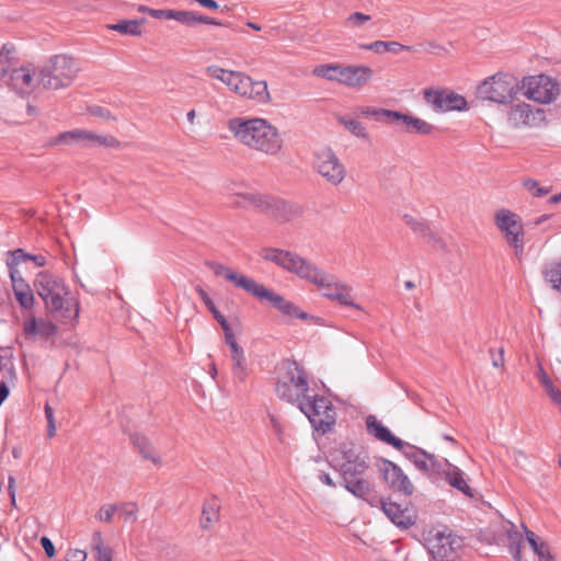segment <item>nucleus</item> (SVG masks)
<instances>
[{
  "label": "nucleus",
  "mask_w": 561,
  "mask_h": 561,
  "mask_svg": "<svg viewBox=\"0 0 561 561\" xmlns=\"http://www.w3.org/2000/svg\"><path fill=\"white\" fill-rule=\"evenodd\" d=\"M228 129L242 145L274 156L280 149L283 139L275 126L263 118L234 117L228 121Z\"/></svg>",
  "instance_id": "1"
},
{
  "label": "nucleus",
  "mask_w": 561,
  "mask_h": 561,
  "mask_svg": "<svg viewBox=\"0 0 561 561\" xmlns=\"http://www.w3.org/2000/svg\"><path fill=\"white\" fill-rule=\"evenodd\" d=\"M34 287L54 318L70 320L78 317L77 304L66 298L68 288L62 278L48 272H41L36 275Z\"/></svg>",
  "instance_id": "2"
},
{
  "label": "nucleus",
  "mask_w": 561,
  "mask_h": 561,
  "mask_svg": "<svg viewBox=\"0 0 561 561\" xmlns=\"http://www.w3.org/2000/svg\"><path fill=\"white\" fill-rule=\"evenodd\" d=\"M80 71L78 62L68 55L49 57L38 68V83L46 90H59L69 87Z\"/></svg>",
  "instance_id": "3"
},
{
  "label": "nucleus",
  "mask_w": 561,
  "mask_h": 561,
  "mask_svg": "<svg viewBox=\"0 0 561 561\" xmlns=\"http://www.w3.org/2000/svg\"><path fill=\"white\" fill-rule=\"evenodd\" d=\"M276 393L289 403H300L309 394L308 374L295 360H283L278 367Z\"/></svg>",
  "instance_id": "4"
},
{
  "label": "nucleus",
  "mask_w": 561,
  "mask_h": 561,
  "mask_svg": "<svg viewBox=\"0 0 561 561\" xmlns=\"http://www.w3.org/2000/svg\"><path fill=\"white\" fill-rule=\"evenodd\" d=\"M299 410L308 417L314 431L327 434L335 424L336 412L332 402L318 394H308L298 404Z\"/></svg>",
  "instance_id": "5"
},
{
  "label": "nucleus",
  "mask_w": 561,
  "mask_h": 561,
  "mask_svg": "<svg viewBox=\"0 0 561 561\" xmlns=\"http://www.w3.org/2000/svg\"><path fill=\"white\" fill-rule=\"evenodd\" d=\"M517 79L507 73H496L477 88V98L500 104L511 102L519 92Z\"/></svg>",
  "instance_id": "6"
},
{
  "label": "nucleus",
  "mask_w": 561,
  "mask_h": 561,
  "mask_svg": "<svg viewBox=\"0 0 561 561\" xmlns=\"http://www.w3.org/2000/svg\"><path fill=\"white\" fill-rule=\"evenodd\" d=\"M260 256L266 261L273 262L284 270L296 274L300 278H310V272H314L313 264L302 256L282 249L264 248L260 251Z\"/></svg>",
  "instance_id": "7"
},
{
  "label": "nucleus",
  "mask_w": 561,
  "mask_h": 561,
  "mask_svg": "<svg viewBox=\"0 0 561 561\" xmlns=\"http://www.w3.org/2000/svg\"><path fill=\"white\" fill-rule=\"evenodd\" d=\"M314 171L333 186L340 185L345 176L346 169L331 148H321L313 154Z\"/></svg>",
  "instance_id": "8"
},
{
  "label": "nucleus",
  "mask_w": 561,
  "mask_h": 561,
  "mask_svg": "<svg viewBox=\"0 0 561 561\" xmlns=\"http://www.w3.org/2000/svg\"><path fill=\"white\" fill-rule=\"evenodd\" d=\"M462 546L461 537L446 531H436L426 539V549L435 561H453Z\"/></svg>",
  "instance_id": "9"
},
{
  "label": "nucleus",
  "mask_w": 561,
  "mask_h": 561,
  "mask_svg": "<svg viewBox=\"0 0 561 561\" xmlns=\"http://www.w3.org/2000/svg\"><path fill=\"white\" fill-rule=\"evenodd\" d=\"M494 220L506 242L514 248L516 256L522 255L524 251V228L519 217L508 209H500L496 211Z\"/></svg>",
  "instance_id": "10"
},
{
  "label": "nucleus",
  "mask_w": 561,
  "mask_h": 561,
  "mask_svg": "<svg viewBox=\"0 0 561 561\" xmlns=\"http://www.w3.org/2000/svg\"><path fill=\"white\" fill-rule=\"evenodd\" d=\"M525 95L539 103H551L559 93L556 81L545 75L529 77L524 80Z\"/></svg>",
  "instance_id": "11"
},
{
  "label": "nucleus",
  "mask_w": 561,
  "mask_h": 561,
  "mask_svg": "<svg viewBox=\"0 0 561 561\" xmlns=\"http://www.w3.org/2000/svg\"><path fill=\"white\" fill-rule=\"evenodd\" d=\"M377 467L391 490L404 495H411L414 492V485L398 465L381 458L378 460Z\"/></svg>",
  "instance_id": "12"
},
{
  "label": "nucleus",
  "mask_w": 561,
  "mask_h": 561,
  "mask_svg": "<svg viewBox=\"0 0 561 561\" xmlns=\"http://www.w3.org/2000/svg\"><path fill=\"white\" fill-rule=\"evenodd\" d=\"M367 459L365 454H357L353 448L343 447L339 463L343 482L363 478L369 467Z\"/></svg>",
  "instance_id": "13"
},
{
  "label": "nucleus",
  "mask_w": 561,
  "mask_h": 561,
  "mask_svg": "<svg viewBox=\"0 0 561 561\" xmlns=\"http://www.w3.org/2000/svg\"><path fill=\"white\" fill-rule=\"evenodd\" d=\"M249 295H252L260 300H267L274 308L278 309L285 316L296 317L304 320L308 318V314L306 312H299L293 302L267 289L262 284L255 283Z\"/></svg>",
  "instance_id": "14"
},
{
  "label": "nucleus",
  "mask_w": 561,
  "mask_h": 561,
  "mask_svg": "<svg viewBox=\"0 0 561 561\" xmlns=\"http://www.w3.org/2000/svg\"><path fill=\"white\" fill-rule=\"evenodd\" d=\"M424 99L436 111H461L467 106V101L462 95L448 90L426 89Z\"/></svg>",
  "instance_id": "15"
},
{
  "label": "nucleus",
  "mask_w": 561,
  "mask_h": 561,
  "mask_svg": "<svg viewBox=\"0 0 561 561\" xmlns=\"http://www.w3.org/2000/svg\"><path fill=\"white\" fill-rule=\"evenodd\" d=\"M508 121L515 127L539 126L545 121V111L542 108H534L526 103H519L511 107Z\"/></svg>",
  "instance_id": "16"
},
{
  "label": "nucleus",
  "mask_w": 561,
  "mask_h": 561,
  "mask_svg": "<svg viewBox=\"0 0 561 561\" xmlns=\"http://www.w3.org/2000/svg\"><path fill=\"white\" fill-rule=\"evenodd\" d=\"M302 213L304 209L299 204L271 196L265 215L280 224H284L299 218Z\"/></svg>",
  "instance_id": "17"
},
{
  "label": "nucleus",
  "mask_w": 561,
  "mask_h": 561,
  "mask_svg": "<svg viewBox=\"0 0 561 561\" xmlns=\"http://www.w3.org/2000/svg\"><path fill=\"white\" fill-rule=\"evenodd\" d=\"M390 125L397 127L400 131L420 135H428L434 129V127L424 119L398 111H393Z\"/></svg>",
  "instance_id": "18"
},
{
  "label": "nucleus",
  "mask_w": 561,
  "mask_h": 561,
  "mask_svg": "<svg viewBox=\"0 0 561 561\" xmlns=\"http://www.w3.org/2000/svg\"><path fill=\"white\" fill-rule=\"evenodd\" d=\"M38 83L34 71L26 67L13 69L10 73V87L21 96L31 94Z\"/></svg>",
  "instance_id": "19"
},
{
  "label": "nucleus",
  "mask_w": 561,
  "mask_h": 561,
  "mask_svg": "<svg viewBox=\"0 0 561 561\" xmlns=\"http://www.w3.org/2000/svg\"><path fill=\"white\" fill-rule=\"evenodd\" d=\"M366 428L369 435L382 443L391 445L398 450H403V448L408 446V443L396 437L375 415H368L366 417Z\"/></svg>",
  "instance_id": "20"
},
{
  "label": "nucleus",
  "mask_w": 561,
  "mask_h": 561,
  "mask_svg": "<svg viewBox=\"0 0 561 561\" xmlns=\"http://www.w3.org/2000/svg\"><path fill=\"white\" fill-rule=\"evenodd\" d=\"M373 72L368 66H343L340 83L351 88H362L370 81Z\"/></svg>",
  "instance_id": "21"
},
{
  "label": "nucleus",
  "mask_w": 561,
  "mask_h": 561,
  "mask_svg": "<svg viewBox=\"0 0 561 561\" xmlns=\"http://www.w3.org/2000/svg\"><path fill=\"white\" fill-rule=\"evenodd\" d=\"M401 451L419 470L425 473L434 471L437 468L435 456L421 448L408 444Z\"/></svg>",
  "instance_id": "22"
},
{
  "label": "nucleus",
  "mask_w": 561,
  "mask_h": 561,
  "mask_svg": "<svg viewBox=\"0 0 561 561\" xmlns=\"http://www.w3.org/2000/svg\"><path fill=\"white\" fill-rule=\"evenodd\" d=\"M207 265L213 270L216 276L225 277L227 280L233 283L238 288L243 289L248 294H250L256 283L254 279L239 274L224 264L209 262Z\"/></svg>",
  "instance_id": "23"
},
{
  "label": "nucleus",
  "mask_w": 561,
  "mask_h": 561,
  "mask_svg": "<svg viewBox=\"0 0 561 561\" xmlns=\"http://www.w3.org/2000/svg\"><path fill=\"white\" fill-rule=\"evenodd\" d=\"M402 219H403L404 224L408 227H410L413 232L417 233L422 238H425L428 243H432L434 247H437L442 250H446L445 242L442 240V238L438 234H436L434 231H432V229L430 228V226L427 225L426 221H424L422 219L414 218L413 216H411L409 214H404L402 216Z\"/></svg>",
  "instance_id": "24"
},
{
  "label": "nucleus",
  "mask_w": 561,
  "mask_h": 561,
  "mask_svg": "<svg viewBox=\"0 0 561 561\" xmlns=\"http://www.w3.org/2000/svg\"><path fill=\"white\" fill-rule=\"evenodd\" d=\"M23 332L27 339L39 335L42 339H48L56 334L57 327L48 320L30 317L23 323Z\"/></svg>",
  "instance_id": "25"
},
{
  "label": "nucleus",
  "mask_w": 561,
  "mask_h": 561,
  "mask_svg": "<svg viewBox=\"0 0 561 561\" xmlns=\"http://www.w3.org/2000/svg\"><path fill=\"white\" fill-rule=\"evenodd\" d=\"M271 195L257 194V193H243L238 194L237 198L231 203L233 207H247L252 206L259 211L265 214L268 206Z\"/></svg>",
  "instance_id": "26"
},
{
  "label": "nucleus",
  "mask_w": 561,
  "mask_h": 561,
  "mask_svg": "<svg viewBox=\"0 0 561 561\" xmlns=\"http://www.w3.org/2000/svg\"><path fill=\"white\" fill-rule=\"evenodd\" d=\"M90 137H92V131H88L84 129H73L60 133L57 137L48 141V146H57L61 144H81L83 146H87L90 144Z\"/></svg>",
  "instance_id": "27"
},
{
  "label": "nucleus",
  "mask_w": 561,
  "mask_h": 561,
  "mask_svg": "<svg viewBox=\"0 0 561 561\" xmlns=\"http://www.w3.org/2000/svg\"><path fill=\"white\" fill-rule=\"evenodd\" d=\"M313 270H314V272H310L311 277L305 278L306 280L314 284L318 287L323 288L324 289L323 295L324 294L334 295V294H336V291L337 293L340 291L337 289V284H340V283L335 282V277L333 275L325 273L323 270L319 268L314 264H313Z\"/></svg>",
  "instance_id": "28"
},
{
  "label": "nucleus",
  "mask_w": 561,
  "mask_h": 561,
  "mask_svg": "<svg viewBox=\"0 0 561 561\" xmlns=\"http://www.w3.org/2000/svg\"><path fill=\"white\" fill-rule=\"evenodd\" d=\"M522 526L525 531L526 540L538 557V561H554L553 556L550 553L548 543L534 531L529 530L524 524Z\"/></svg>",
  "instance_id": "29"
},
{
  "label": "nucleus",
  "mask_w": 561,
  "mask_h": 561,
  "mask_svg": "<svg viewBox=\"0 0 561 561\" xmlns=\"http://www.w3.org/2000/svg\"><path fill=\"white\" fill-rule=\"evenodd\" d=\"M220 504L216 497L207 500L203 504L202 515L199 518V526L202 529L207 530L213 527L220 519Z\"/></svg>",
  "instance_id": "30"
},
{
  "label": "nucleus",
  "mask_w": 561,
  "mask_h": 561,
  "mask_svg": "<svg viewBox=\"0 0 561 561\" xmlns=\"http://www.w3.org/2000/svg\"><path fill=\"white\" fill-rule=\"evenodd\" d=\"M381 508L387 517L397 526L402 528H408L412 525L411 518L405 514V512L400 507V505L392 503L380 501Z\"/></svg>",
  "instance_id": "31"
},
{
  "label": "nucleus",
  "mask_w": 561,
  "mask_h": 561,
  "mask_svg": "<svg viewBox=\"0 0 561 561\" xmlns=\"http://www.w3.org/2000/svg\"><path fill=\"white\" fill-rule=\"evenodd\" d=\"M360 48L366 50H373L377 54H381L383 51H392L394 54L401 51V50H411V46L402 45L398 42H383V41H376L370 44H363L360 45Z\"/></svg>",
  "instance_id": "32"
},
{
  "label": "nucleus",
  "mask_w": 561,
  "mask_h": 561,
  "mask_svg": "<svg viewBox=\"0 0 561 561\" xmlns=\"http://www.w3.org/2000/svg\"><path fill=\"white\" fill-rule=\"evenodd\" d=\"M145 22V19L140 20H123L115 24L108 25L110 30L116 31L121 34L139 36L141 35V24Z\"/></svg>",
  "instance_id": "33"
},
{
  "label": "nucleus",
  "mask_w": 561,
  "mask_h": 561,
  "mask_svg": "<svg viewBox=\"0 0 561 561\" xmlns=\"http://www.w3.org/2000/svg\"><path fill=\"white\" fill-rule=\"evenodd\" d=\"M356 113L363 117H374L378 122L391 124L393 111L387 108H377L371 106H360L356 108Z\"/></svg>",
  "instance_id": "34"
},
{
  "label": "nucleus",
  "mask_w": 561,
  "mask_h": 561,
  "mask_svg": "<svg viewBox=\"0 0 561 561\" xmlns=\"http://www.w3.org/2000/svg\"><path fill=\"white\" fill-rule=\"evenodd\" d=\"M130 439L145 459H149L153 463H160V460L154 456V449L152 445L146 436L140 434H133Z\"/></svg>",
  "instance_id": "35"
},
{
  "label": "nucleus",
  "mask_w": 561,
  "mask_h": 561,
  "mask_svg": "<svg viewBox=\"0 0 561 561\" xmlns=\"http://www.w3.org/2000/svg\"><path fill=\"white\" fill-rule=\"evenodd\" d=\"M343 485L348 492L359 499H366L371 491L369 481L364 478L346 480L343 482Z\"/></svg>",
  "instance_id": "36"
},
{
  "label": "nucleus",
  "mask_w": 561,
  "mask_h": 561,
  "mask_svg": "<svg viewBox=\"0 0 561 561\" xmlns=\"http://www.w3.org/2000/svg\"><path fill=\"white\" fill-rule=\"evenodd\" d=\"M446 481L455 489L459 490L463 494L468 496H472L471 488L468 485L463 478V473L456 467H454L451 470L447 471L446 474Z\"/></svg>",
  "instance_id": "37"
},
{
  "label": "nucleus",
  "mask_w": 561,
  "mask_h": 561,
  "mask_svg": "<svg viewBox=\"0 0 561 561\" xmlns=\"http://www.w3.org/2000/svg\"><path fill=\"white\" fill-rule=\"evenodd\" d=\"M339 293L334 295L324 294V297L330 300H336L340 305L360 309L359 305L355 304L352 298V288L346 284H337Z\"/></svg>",
  "instance_id": "38"
},
{
  "label": "nucleus",
  "mask_w": 561,
  "mask_h": 561,
  "mask_svg": "<svg viewBox=\"0 0 561 561\" xmlns=\"http://www.w3.org/2000/svg\"><path fill=\"white\" fill-rule=\"evenodd\" d=\"M248 99L254 100L259 103H265L270 100V93L267 91V83L265 81H253L248 88Z\"/></svg>",
  "instance_id": "39"
},
{
  "label": "nucleus",
  "mask_w": 561,
  "mask_h": 561,
  "mask_svg": "<svg viewBox=\"0 0 561 561\" xmlns=\"http://www.w3.org/2000/svg\"><path fill=\"white\" fill-rule=\"evenodd\" d=\"M339 122L355 137L366 141L369 140V135L365 126L359 121L354 118L340 117Z\"/></svg>",
  "instance_id": "40"
},
{
  "label": "nucleus",
  "mask_w": 561,
  "mask_h": 561,
  "mask_svg": "<svg viewBox=\"0 0 561 561\" xmlns=\"http://www.w3.org/2000/svg\"><path fill=\"white\" fill-rule=\"evenodd\" d=\"M343 66L340 65H321L314 68L313 73L318 77L340 82V75Z\"/></svg>",
  "instance_id": "41"
},
{
  "label": "nucleus",
  "mask_w": 561,
  "mask_h": 561,
  "mask_svg": "<svg viewBox=\"0 0 561 561\" xmlns=\"http://www.w3.org/2000/svg\"><path fill=\"white\" fill-rule=\"evenodd\" d=\"M16 301L24 309H31L34 305V295L28 284L13 289Z\"/></svg>",
  "instance_id": "42"
},
{
  "label": "nucleus",
  "mask_w": 561,
  "mask_h": 561,
  "mask_svg": "<svg viewBox=\"0 0 561 561\" xmlns=\"http://www.w3.org/2000/svg\"><path fill=\"white\" fill-rule=\"evenodd\" d=\"M251 84V78L242 72H238L236 77V81L232 82L231 87L229 88L234 93L247 98L248 95V88Z\"/></svg>",
  "instance_id": "43"
},
{
  "label": "nucleus",
  "mask_w": 561,
  "mask_h": 561,
  "mask_svg": "<svg viewBox=\"0 0 561 561\" xmlns=\"http://www.w3.org/2000/svg\"><path fill=\"white\" fill-rule=\"evenodd\" d=\"M546 280L549 282L553 288L561 290V261L550 265L545 271Z\"/></svg>",
  "instance_id": "44"
},
{
  "label": "nucleus",
  "mask_w": 561,
  "mask_h": 561,
  "mask_svg": "<svg viewBox=\"0 0 561 561\" xmlns=\"http://www.w3.org/2000/svg\"><path fill=\"white\" fill-rule=\"evenodd\" d=\"M13 47L3 45L0 49V79L3 78L11 68V55L13 54Z\"/></svg>",
  "instance_id": "45"
},
{
  "label": "nucleus",
  "mask_w": 561,
  "mask_h": 561,
  "mask_svg": "<svg viewBox=\"0 0 561 561\" xmlns=\"http://www.w3.org/2000/svg\"><path fill=\"white\" fill-rule=\"evenodd\" d=\"M231 359L233 363L232 364L233 377L236 379H238L239 381H244V379L247 377L244 354L239 355V356H232Z\"/></svg>",
  "instance_id": "46"
},
{
  "label": "nucleus",
  "mask_w": 561,
  "mask_h": 561,
  "mask_svg": "<svg viewBox=\"0 0 561 561\" xmlns=\"http://www.w3.org/2000/svg\"><path fill=\"white\" fill-rule=\"evenodd\" d=\"M370 15L362 12H354L350 14L344 21L346 27L357 28L362 27L366 22L370 21Z\"/></svg>",
  "instance_id": "47"
},
{
  "label": "nucleus",
  "mask_w": 561,
  "mask_h": 561,
  "mask_svg": "<svg viewBox=\"0 0 561 561\" xmlns=\"http://www.w3.org/2000/svg\"><path fill=\"white\" fill-rule=\"evenodd\" d=\"M172 20L185 26H195V12L187 10H173Z\"/></svg>",
  "instance_id": "48"
},
{
  "label": "nucleus",
  "mask_w": 561,
  "mask_h": 561,
  "mask_svg": "<svg viewBox=\"0 0 561 561\" xmlns=\"http://www.w3.org/2000/svg\"><path fill=\"white\" fill-rule=\"evenodd\" d=\"M523 185L535 197L547 195L550 191L548 187L540 186V184L533 179L524 180Z\"/></svg>",
  "instance_id": "49"
},
{
  "label": "nucleus",
  "mask_w": 561,
  "mask_h": 561,
  "mask_svg": "<svg viewBox=\"0 0 561 561\" xmlns=\"http://www.w3.org/2000/svg\"><path fill=\"white\" fill-rule=\"evenodd\" d=\"M26 261V253L23 249H16L8 252L7 266L8 270L18 268V265Z\"/></svg>",
  "instance_id": "50"
},
{
  "label": "nucleus",
  "mask_w": 561,
  "mask_h": 561,
  "mask_svg": "<svg viewBox=\"0 0 561 561\" xmlns=\"http://www.w3.org/2000/svg\"><path fill=\"white\" fill-rule=\"evenodd\" d=\"M90 144H96L99 146L115 148L119 146V141L111 136V135H96L92 133V137H90Z\"/></svg>",
  "instance_id": "51"
},
{
  "label": "nucleus",
  "mask_w": 561,
  "mask_h": 561,
  "mask_svg": "<svg viewBox=\"0 0 561 561\" xmlns=\"http://www.w3.org/2000/svg\"><path fill=\"white\" fill-rule=\"evenodd\" d=\"M121 515L125 518V520H131V522H136L137 520V512H138V507L135 503H123L118 506V510H117Z\"/></svg>",
  "instance_id": "52"
},
{
  "label": "nucleus",
  "mask_w": 561,
  "mask_h": 561,
  "mask_svg": "<svg viewBox=\"0 0 561 561\" xmlns=\"http://www.w3.org/2000/svg\"><path fill=\"white\" fill-rule=\"evenodd\" d=\"M118 506L111 504V505H103L100 511L96 514V518L100 522L104 523H111L113 519L114 514L117 512Z\"/></svg>",
  "instance_id": "53"
},
{
  "label": "nucleus",
  "mask_w": 561,
  "mask_h": 561,
  "mask_svg": "<svg viewBox=\"0 0 561 561\" xmlns=\"http://www.w3.org/2000/svg\"><path fill=\"white\" fill-rule=\"evenodd\" d=\"M196 291L208 310L213 313L214 318L220 313V311L216 308L213 300L209 298L208 294L201 287H196Z\"/></svg>",
  "instance_id": "54"
},
{
  "label": "nucleus",
  "mask_w": 561,
  "mask_h": 561,
  "mask_svg": "<svg viewBox=\"0 0 561 561\" xmlns=\"http://www.w3.org/2000/svg\"><path fill=\"white\" fill-rule=\"evenodd\" d=\"M45 416L47 420V436L51 438L56 433V425L53 409L48 404L45 407Z\"/></svg>",
  "instance_id": "55"
},
{
  "label": "nucleus",
  "mask_w": 561,
  "mask_h": 561,
  "mask_svg": "<svg viewBox=\"0 0 561 561\" xmlns=\"http://www.w3.org/2000/svg\"><path fill=\"white\" fill-rule=\"evenodd\" d=\"M89 112L91 115L95 117H100L103 119H115V117L111 114V112L102 106H92L89 108Z\"/></svg>",
  "instance_id": "56"
},
{
  "label": "nucleus",
  "mask_w": 561,
  "mask_h": 561,
  "mask_svg": "<svg viewBox=\"0 0 561 561\" xmlns=\"http://www.w3.org/2000/svg\"><path fill=\"white\" fill-rule=\"evenodd\" d=\"M9 275L12 282L13 289L22 287L23 285H27V283L21 276V273L18 268L9 270Z\"/></svg>",
  "instance_id": "57"
},
{
  "label": "nucleus",
  "mask_w": 561,
  "mask_h": 561,
  "mask_svg": "<svg viewBox=\"0 0 561 561\" xmlns=\"http://www.w3.org/2000/svg\"><path fill=\"white\" fill-rule=\"evenodd\" d=\"M150 16L157 20H172L173 10L171 9H152L150 11Z\"/></svg>",
  "instance_id": "58"
},
{
  "label": "nucleus",
  "mask_w": 561,
  "mask_h": 561,
  "mask_svg": "<svg viewBox=\"0 0 561 561\" xmlns=\"http://www.w3.org/2000/svg\"><path fill=\"white\" fill-rule=\"evenodd\" d=\"M225 340L231 350V357L244 354L243 348L237 343L234 335H228Z\"/></svg>",
  "instance_id": "59"
},
{
  "label": "nucleus",
  "mask_w": 561,
  "mask_h": 561,
  "mask_svg": "<svg viewBox=\"0 0 561 561\" xmlns=\"http://www.w3.org/2000/svg\"><path fill=\"white\" fill-rule=\"evenodd\" d=\"M87 552L80 549H70L66 556V561H85Z\"/></svg>",
  "instance_id": "60"
},
{
  "label": "nucleus",
  "mask_w": 561,
  "mask_h": 561,
  "mask_svg": "<svg viewBox=\"0 0 561 561\" xmlns=\"http://www.w3.org/2000/svg\"><path fill=\"white\" fill-rule=\"evenodd\" d=\"M490 355L492 358V365L494 367H502L504 365V350L500 348L496 353L494 350H490Z\"/></svg>",
  "instance_id": "61"
},
{
  "label": "nucleus",
  "mask_w": 561,
  "mask_h": 561,
  "mask_svg": "<svg viewBox=\"0 0 561 561\" xmlns=\"http://www.w3.org/2000/svg\"><path fill=\"white\" fill-rule=\"evenodd\" d=\"M41 545H42L45 553L47 554V557L53 558L55 556L56 550H55L54 543L51 542V540L48 537H42Z\"/></svg>",
  "instance_id": "62"
},
{
  "label": "nucleus",
  "mask_w": 561,
  "mask_h": 561,
  "mask_svg": "<svg viewBox=\"0 0 561 561\" xmlns=\"http://www.w3.org/2000/svg\"><path fill=\"white\" fill-rule=\"evenodd\" d=\"M225 71H226V69L220 68V67L215 66V65L208 66V67L206 68V73H207L209 77H211V78H214V79H218V80H220V79H221V76H224Z\"/></svg>",
  "instance_id": "63"
},
{
  "label": "nucleus",
  "mask_w": 561,
  "mask_h": 561,
  "mask_svg": "<svg viewBox=\"0 0 561 561\" xmlns=\"http://www.w3.org/2000/svg\"><path fill=\"white\" fill-rule=\"evenodd\" d=\"M556 404H561V392L552 385L545 389Z\"/></svg>",
  "instance_id": "64"
}]
</instances>
